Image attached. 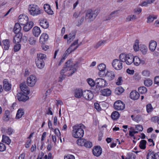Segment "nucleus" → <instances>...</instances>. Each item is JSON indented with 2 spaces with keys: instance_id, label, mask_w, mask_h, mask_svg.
Listing matches in <instances>:
<instances>
[{
  "instance_id": "obj_1",
  "label": "nucleus",
  "mask_w": 159,
  "mask_h": 159,
  "mask_svg": "<svg viewBox=\"0 0 159 159\" xmlns=\"http://www.w3.org/2000/svg\"><path fill=\"white\" fill-rule=\"evenodd\" d=\"M85 126L82 124L75 125L73 127L72 136L76 138H81L84 134L83 128Z\"/></svg>"
},
{
  "instance_id": "obj_2",
  "label": "nucleus",
  "mask_w": 159,
  "mask_h": 159,
  "mask_svg": "<svg viewBox=\"0 0 159 159\" xmlns=\"http://www.w3.org/2000/svg\"><path fill=\"white\" fill-rule=\"evenodd\" d=\"M28 10L29 14L33 16L39 15L42 13V10L38 6L35 4L29 5Z\"/></svg>"
},
{
  "instance_id": "obj_3",
  "label": "nucleus",
  "mask_w": 159,
  "mask_h": 159,
  "mask_svg": "<svg viewBox=\"0 0 159 159\" xmlns=\"http://www.w3.org/2000/svg\"><path fill=\"white\" fill-rule=\"evenodd\" d=\"M119 58L122 62H125L128 65H130L133 62V55L131 54L121 53L119 56Z\"/></svg>"
},
{
  "instance_id": "obj_4",
  "label": "nucleus",
  "mask_w": 159,
  "mask_h": 159,
  "mask_svg": "<svg viewBox=\"0 0 159 159\" xmlns=\"http://www.w3.org/2000/svg\"><path fill=\"white\" fill-rule=\"evenodd\" d=\"M78 64V62H77L76 63L73 64L72 60H69L66 62L63 69L61 70L60 73L64 74L67 71L71 70V69L73 67H77Z\"/></svg>"
},
{
  "instance_id": "obj_5",
  "label": "nucleus",
  "mask_w": 159,
  "mask_h": 159,
  "mask_svg": "<svg viewBox=\"0 0 159 159\" xmlns=\"http://www.w3.org/2000/svg\"><path fill=\"white\" fill-rule=\"evenodd\" d=\"M98 13V10L92 11L91 10H89L87 11L86 16L91 21L94 20Z\"/></svg>"
},
{
  "instance_id": "obj_6",
  "label": "nucleus",
  "mask_w": 159,
  "mask_h": 159,
  "mask_svg": "<svg viewBox=\"0 0 159 159\" xmlns=\"http://www.w3.org/2000/svg\"><path fill=\"white\" fill-rule=\"evenodd\" d=\"M146 157L147 159H159V152L155 153L154 151L149 150Z\"/></svg>"
},
{
  "instance_id": "obj_7",
  "label": "nucleus",
  "mask_w": 159,
  "mask_h": 159,
  "mask_svg": "<svg viewBox=\"0 0 159 159\" xmlns=\"http://www.w3.org/2000/svg\"><path fill=\"white\" fill-rule=\"evenodd\" d=\"M120 59L114 60L112 63L113 67L116 70H120L122 68V63Z\"/></svg>"
},
{
  "instance_id": "obj_8",
  "label": "nucleus",
  "mask_w": 159,
  "mask_h": 159,
  "mask_svg": "<svg viewBox=\"0 0 159 159\" xmlns=\"http://www.w3.org/2000/svg\"><path fill=\"white\" fill-rule=\"evenodd\" d=\"M115 109L117 110H123L125 108V104L120 100L115 102L114 104Z\"/></svg>"
},
{
  "instance_id": "obj_9",
  "label": "nucleus",
  "mask_w": 159,
  "mask_h": 159,
  "mask_svg": "<svg viewBox=\"0 0 159 159\" xmlns=\"http://www.w3.org/2000/svg\"><path fill=\"white\" fill-rule=\"evenodd\" d=\"M36 81L37 78L34 75H31L27 79V84L30 87L34 86Z\"/></svg>"
},
{
  "instance_id": "obj_10",
  "label": "nucleus",
  "mask_w": 159,
  "mask_h": 159,
  "mask_svg": "<svg viewBox=\"0 0 159 159\" xmlns=\"http://www.w3.org/2000/svg\"><path fill=\"white\" fill-rule=\"evenodd\" d=\"M83 97L87 100H91L93 98V95L92 91L86 90L83 92Z\"/></svg>"
},
{
  "instance_id": "obj_11",
  "label": "nucleus",
  "mask_w": 159,
  "mask_h": 159,
  "mask_svg": "<svg viewBox=\"0 0 159 159\" xmlns=\"http://www.w3.org/2000/svg\"><path fill=\"white\" fill-rule=\"evenodd\" d=\"M95 83L100 87H104L107 84L106 81L101 78H98L96 79L95 80Z\"/></svg>"
},
{
  "instance_id": "obj_12",
  "label": "nucleus",
  "mask_w": 159,
  "mask_h": 159,
  "mask_svg": "<svg viewBox=\"0 0 159 159\" xmlns=\"http://www.w3.org/2000/svg\"><path fill=\"white\" fill-rule=\"evenodd\" d=\"M18 18V22L20 25H24L28 22L29 19L27 16L20 15Z\"/></svg>"
},
{
  "instance_id": "obj_13",
  "label": "nucleus",
  "mask_w": 159,
  "mask_h": 159,
  "mask_svg": "<svg viewBox=\"0 0 159 159\" xmlns=\"http://www.w3.org/2000/svg\"><path fill=\"white\" fill-rule=\"evenodd\" d=\"M17 98L19 101L25 102L29 99V97L23 94L22 93H19L17 94Z\"/></svg>"
},
{
  "instance_id": "obj_14",
  "label": "nucleus",
  "mask_w": 159,
  "mask_h": 159,
  "mask_svg": "<svg viewBox=\"0 0 159 159\" xmlns=\"http://www.w3.org/2000/svg\"><path fill=\"white\" fill-rule=\"evenodd\" d=\"M92 152L94 156L98 157L102 154V149L100 147L97 146L93 149Z\"/></svg>"
},
{
  "instance_id": "obj_15",
  "label": "nucleus",
  "mask_w": 159,
  "mask_h": 159,
  "mask_svg": "<svg viewBox=\"0 0 159 159\" xmlns=\"http://www.w3.org/2000/svg\"><path fill=\"white\" fill-rule=\"evenodd\" d=\"M133 62L135 65L138 66L140 64L142 65L144 64L145 61L144 60H141L137 56L134 57L133 56Z\"/></svg>"
},
{
  "instance_id": "obj_16",
  "label": "nucleus",
  "mask_w": 159,
  "mask_h": 159,
  "mask_svg": "<svg viewBox=\"0 0 159 159\" xmlns=\"http://www.w3.org/2000/svg\"><path fill=\"white\" fill-rule=\"evenodd\" d=\"M106 77L109 81L114 79L115 76V72L112 71H108L105 75Z\"/></svg>"
},
{
  "instance_id": "obj_17",
  "label": "nucleus",
  "mask_w": 159,
  "mask_h": 159,
  "mask_svg": "<svg viewBox=\"0 0 159 159\" xmlns=\"http://www.w3.org/2000/svg\"><path fill=\"white\" fill-rule=\"evenodd\" d=\"M11 84L5 79L3 81V88L5 91H10L11 89Z\"/></svg>"
},
{
  "instance_id": "obj_18",
  "label": "nucleus",
  "mask_w": 159,
  "mask_h": 159,
  "mask_svg": "<svg viewBox=\"0 0 159 159\" xmlns=\"http://www.w3.org/2000/svg\"><path fill=\"white\" fill-rule=\"evenodd\" d=\"M48 35L45 33H43L41 35L40 39L39 42L41 44H44L47 41L48 39Z\"/></svg>"
},
{
  "instance_id": "obj_19",
  "label": "nucleus",
  "mask_w": 159,
  "mask_h": 159,
  "mask_svg": "<svg viewBox=\"0 0 159 159\" xmlns=\"http://www.w3.org/2000/svg\"><path fill=\"white\" fill-rule=\"evenodd\" d=\"M39 23L40 26L44 29H47L49 26V23L46 19L40 20Z\"/></svg>"
},
{
  "instance_id": "obj_20",
  "label": "nucleus",
  "mask_w": 159,
  "mask_h": 159,
  "mask_svg": "<svg viewBox=\"0 0 159 159\" xmlns=\"http://www.w3.org/2000/svg\"><path fill=\"white\" fill-rule=\"evenodd\" d=\"M20 88L22 91L27 94H29L30 91L27 90V87L25 83H22L20 85Z\"/></svg>"
},
{
  "instance_id": "obj_21",
  "label": "nucleus",
  "mask_w": 159,
  "mask_h": 159,
  "mask_svg": "<svg viewBox=\"0 0 159 159\" xmlns=\"http://www.w3.org/2000/svg\"><path fill=\"white\" fill-rule=\"evenodd\" d=\"M139 93L135 91H132L130 94V98L134 100H137L139 97Z\"/></svg>"
},
{
  "instance_id": "obj_22",
  "label": "nucleus",
  "mask_w": 159,
  "mask_h": 159,
  "mask_svg": "<svg viewBox=\"0 0 159 159\" xmlns=\"http://www.w3.org/2000/svg\"><path fill=\"white\" fill-rule=\"evenodd\" d=\"M33 34L36 37H38L41 33L40 28L37 26L34 27L32 30Z\"/></svg>"
},
{
  "instance_id": "obj_23",
  "label": "nucleus",
  "mask_w": 159,
  "mask_h": 159,
  "mask_svg": "<svg viewBox=\"0 0 159 159\" xmlns=\"http://www.w3.org/2000/svg\"><path fill=\"white\" fill-rule=\"evenodd\" d=\"M34 25V23L32 21H30L28 22L25 24L24 25L23 30L25 31H29L33 26Z\"/></svg>"
},
{
  "instance_id": "obj_24",
  "label": "nucleus",
  "mask_w": 159,
  "mask_h": 159,
  "mask_svg": "<svg viewBox=\"0 0 159 159\" xmlns=\"http://www.w3.org/2000/svg\"><path fill=\"white\" fill-rule=\"evenodd\" d=\"M157 43L154 40H151L150 41L149 47L150 50L152 51H154L157 47Z\"/></svg>"
},
{
  "instance_id": "obj_25",
  "label": "nucleus",
  "mask_w": 159,
  "mask_h": 159,
  "mask_svg": "<svg viewBox=\"0 0 159 159\" xmlns=\"http://www.w3.org/2000/svg\"><path fill=\"white\" fill-rule=\"evenodd\" d=\"M44 9L45 11L48 14L52 15L53 14V11L51 9L50 5L48 4H44Z\"/></svg>"
},
{
  "instance_id": "obj_26",
  "label": "nucleus",
  "mask_w": 159,
  "mask_h": 159,
  "mask_svg": "<svg viewBox=\"0 0 159 159\" xmlns=\"http://www.w3.org/2000/svg\"><path fill=\"white\" fill-rule=\"evenodd\" d=\"M35 63L37 67L40 69L43 68L45 66V63L43 61L35 60Z\"/></svg>"
},
{
  "instance_id": "obj_27",
  "label": "nucleus",
  "mask_w": 159,
  "mask_h": 159,
  "mask_svg": "<svg viewBox=\"0 0 159 159\" xmlns=\"http://www.w3.org/2000/svg\"><path fill=\"white\" fill-rule=\"evenodd\" d=\"M78 46L79 45L77 46L74 48H71L70 47L66 51L65 53L64 54L63 56L66 57V56L69 54L70 53L76 50L78 48Z\"/></svg>"
},
{
  "instance_id": "obj_28",
  "label": "nucleus",
  "mask_w": 159,
  "mask_h": 159,
  "mask_svg": "<svg viewBox=\"0 0 159 159\" xmlns=\"http://www.w3.org/2000/svg\"><path fill=\"white\" fill-rule=\"evenodd\" d=\"M102 94L104 96H109L111 93V91L108 89H104L101 91Z\"/></svg>"
},
{
  "instance_id": "obj_29",
  "label": "nucleus",
  "mask_w": 159,
  "mask_h": 159,
  "mask_svg": "<svg viewBox=\"0 0 159 159\" xmlns=\"http://www.w3.org/2000/svg\"><path fill=\"white\" fill-rule=\"evenodd\" d=\"M83 96V92L81 89H76L75 91V97L77 98H80Z\"/></svg>"
},
{
  "instance_id": "obj_30",
  "label": "nucleus",
  "mask_w": 159,
  "mask_h": 159,
  "mask_svg": "<svg viewBox=\"0 0 159 159\" xmlns=\"http://www.w3.org/2000/svg\"><path fill=\"white\" fill-rule=\"evenodd\" d=\"M4 46V49L5 50H8L10 47V41L8 39L3 40L2 41Z\"/></svg>"
},
{
  "instance_id": "obj_31",
  "label": "nucleus",
  "mask_w": 159,
  "mask_h": 159,
  "mask_svg": "<svg viewBox=\"0 0 159 159\" xmlns=\"http://www.w3.org/2000/svg\"><path fill=\"white\" fill-rule=\"evenodd\" d=\"M2 132L6 133L9 135L11 134L14 132V130L11 127L8 128L7 129L5 130L4 129L2 128Z\"/></svg>"
},
{
  "instance_id": "obj_32",
  "label": "nucleus",
  "mask_w": 159,
  "mask_h": 159,
  "mask_svg": "<svg viewBox=\"0 0 159 159\" xmlns=\"http://www.w3.org/2000/svg\"><path fill=\"white\" fill-rule=\"evenodd\" d=\"M76 35V32L75 31H73L71 32L69 34V39L68 40V41L71 42L75 38V35Z\"/></svg>"
},
{
  "instance_id": "obj_33",
  "label": "nucleus",
  "mask_w": 159,
  "mask_h": 159,
  "mask_svg": "<svg viewBox=\"0 0 159 159\" xmlns=\"http://www.w3.org/2000/svg\"><path fill=\"white\" fill-rule=\"evenodd\" d=\"M21 29L20 24L19 23H16L15 24L14 28V32L15 34H16L17 33L20 32Z\"/></svg>"
},
{
  "instance_id": "obj_34",
  "label": "nucleus",
  "mask_w": 159,
  "mask_h": 159,
  "mask_svg": "<svg viewBox=\"0 0 159 159\" xmlns=\"http://www.w3.org/2000/svg\"><path fill=\"white\" fill-rule=\"evenodd\" d=\"M120 114L117 111H113L111 115V118L113 120H116L119 117Z\"/></svg>"
},
{
  "instance_id": "obj_35",
  "label": "nucleus",
  "mask_w": 159,
  "mask_h": 159,
  "mask_svg": "<svg viewBox=\"0 0 159 159\" xmlns=\"http://www.w3.org/2000/svg\"><path fill=\"white\" fill-rule=\"evenodd\" d=\"M147 141L145 140H142L140 142L139 145V148L141 149H144L146 148Z\"/></svg>"
},
{
  "instance_id": "obj_36",
  "label": "nucleus",
  "mask_w": 159,
  "mask_h": 159,
  "mask_svg": "<svg viewBox=\"0 0 159 159\" xmlns=\"http://www.w3.org/2000/svg\"><path fill=\"white\" fill-rule=\"evenodd\" d=\"M2 141L5 143L7 144L8 145L10 144L11 141L9 137L6 136L4 135H2Z\"/></svg>"
},
{
  "instance_id": "obj_37",
  "label": "nucleus",
  "mask_w": 159,
  "mask_h": 159,
  "mask_svg": "<svg viewBox=\"0 0 159 159\" xmlns=\"http://www.w3.org/2000/svg\"><path fill=\"white\" fill-rule=\"evenodd\" d=\"M145 85L147 87L151 86L152 84V81L149 79H146L144 81Z\"/></svg>"
},
{
  "instance_id": "obj_38",
  "label": "nucleus",
  "mask_w": 159,
  "mask_h": 159,
  "mask_svg": "<svg viewBox=\"0 0 159 159\" xmlns=\"http://www.w3.org/2000/svg\"><path fill=\"white\" fill-rule=\"evenodd\" d=\"M86 140L80 138L77 140V143L79 145L81 146H83L84 145L85 143Z\"/></svg>"
},
{
  "instance_id": "obj_39",
  "label": "nucleus",
  "mask_w": 159,
  "mask_h": 159,
  "mask_svg": "<svg viewBox=\"0 0 159 159\" xmlns=\"http://www.w3.org/2000/svg\"><path fill=\"white\" fill-rule=\"evenodd\" d=\"M118 11H115L111 12L108 18L106 20H110L111 18L115 17L117 16V14L118 13Z\"/></svg>"
},
{
  "instance_id": "obj_40",
  "label": "nucleus",
  "mask_w": 159,
  "mask_h": 159,
  "mask_svg": "<svg viewBox=\"0 0 159 159\" xmlns=\"http://www.w3.org/2000/svg\"><path fill=\"white\" fill-rule=\"evenodd\" d=\"M124 91V89L121 86L116 88L115 90V93L117 95H120Z\"/></svg>"
},
{
  "instance_id": "obj_41",
  "label": "nucleus",
  "mask_w": 159,
  "mask_h": 159,
  "mask_svg": "<svg viewBox=\"0 0 159 159\" xmlns=\"http://www.w3.org/2000/svg\"><path fill=\"white\" fill-rule=\"evenodd\" d=\"M24 114L23 110L22 109H19L18 110L16 116V118L19 119Z\"/></svg>"
},
{
  "instance_id": "obj_42",
  "label": "nucleus",
  "mask_w": 159,
  "mask_h": 159,
  "mask_svg": "<svg viewBox=\"0 0 159 159\" xmlns=\"http://www.w3.org/2000/svg\"><path fill=\"white\" fill-rule=\"evenodd\" d=\"M10 118L9 111L7 110L5 111V113L3 117V119L5 121H8Z\"/></svg>"
},
{
  "instance_id": "obj_43",
  "label": "nucleus",
  "mask_w": 159,
  "mask_h": 159,
  "mask_svg": "<svg viewBox=\"0 0 159 159\" xmlns=\"http://www.w3.org/2000/svg\"><path fill=\"white\" fill-rule=\"evenodd\" d=\"M46 57V55L44 54L39 53L37 54V57L35 60H39L40 61H43Z\"/></svg>"
},
{
  "instance_id": "obj_44",
  "label": "nucleus",
  "mask_w": 159,
  "mask_h": 159,
  "mask_svg": "<svg viewBox=\"0 0 159 159\" xmlns=\"http://www.w3.org/2000/svg\"><path fill=\"white\" fill-rule=\"evenodd\" d=\"M29 43L31 45L35 44L36 41V39L33 37H30L28 40Z\"/></svg>"
},
{
  "instance_id": "obj_45",
  "label": "nucleus",
  "mask_w": 159,
  "mask_h": 159,
  "mask_svg": "<svg viewBox=\"0 0 159 159\" xmlns=\"http://www.w3.org/2000/svg\"><path fill=\"white\" fill-rule=\"evenodd\" d=\"M135 155L133 152H129L125 159H135Z\"/></svg>"
},
{
  "instance_id": "obj_46",
  "label": "nucleus",
  "mask_w": 159,
  "mask_h": 159,
  "mask_svg": "<svg viewBox=\"0 0 159 159\" xmlns=\"http://www.w3.org/2000/svg\"><path fill=\"white\" fill-rule=\"evenodd\" d=\"M139 92L141 94H144L147 92V88L144 86H142L139 87L138 89Z\"/></svg>"
},
{
  "instance_id": "obj_47",
  "label": "nucleus",
  "mask_w": 159,
  "mask_h": 159,
  "mask_svg": "<svg viewBox=\"0 0 159 159\" xmlns=\"http://www.w3.org/2000/svg\"><path fill=\"white\" fill-rule=\"evenodd\" d=\"M157 18V16L150 15L148 18L147 22L148 23H151L153 21L154 19H156Z\"/></svg>"
},
{
  "instance_id": "obj_48",
  "label": "nucleus",
  "mask_w": 159,
  "mask_h": 159,
  "mask_svg": "<svg viewBox=\"0 0 159 159\" xmlns=\"http://www.w3.org/2000/svg\"><path fill=\"white\" fill-rule=\"evenodd\" d=\"M134 49L136 51H138L139 49V41L136 39L134 43L133 46Z\"/></svg>"
},
{
  "instance_id": "obj_49",
  "label": "nucleus",
  "mask_w": 159,
  "mask_h": 159,
  "mask_svg": "<svg viewBox=\"0 0 159 159\" xmlns=\"http://www.w3.org/2000/svg\"><path fill=\"white\" fill-rule=\"evenodd\" d=\"M98 68L100 71L103 72L105 70L106 66L105 64L102 63L98 66Z\"/></svg>"
},
{
  "instance_id": "obj_50",
  "label": "nucleus",
  "mask_w": 159,
  "mask_h": 159,
  "mask_svg": "<svg viewBox=\"0 0 159 159\" xmlns=\"http://www.w3.org/2000/svg\"><path fill=\"white\" fill-rule=\"evenodd\" d=\"M136 16L134 15L128 16L126 18V21L129 22L136 19Z\"/></svg>"
},
{
  "instance_id": "obj_51",
  "label": "nucleus",
  "mask_w": 159,
  "mask_h": 159,
  "mask_svg": "<svg viewBox=\"0 0 159 159\" xmlns=\"http://www.w3.org/2000/svg\"><path fill=\"white\" fill-rule=\"evenodd\" d=\"M87 81L88 84L90 85L91 87H93L95 83V82H94V80L91 78H89L87 80Z\"/></svg>"
},
{
  "instance_id": "obj_52",
  "label": "nucleus",
  "mask_w": 159,
  "mask_h": 159,
  "mask_svg": "<svg viewBox=\"0 0 159 159\" xmlns=\"http://www.w3.org/2000/svg\"><path fill=\"white\" fill-rule=\"evenodd\" d=\"M100 87L97 85L95 87L92 89V92L95 93H98L100 91Z\"/></svg>"
},
{
  "instance_id": "obj_53",
  "label": "nucleus",
  "mask_w": 159,
  "mask_h": 159,
  "mask_svg": "<svg viewBox=\"0 0 159 159\" xmlns=\"http://www.w3.org/2000/svg\"><path fill=\"white\" fill-rule=\"evenodd\" d=\"M140 50L143 54H145L147 51V48L145 45H143L142 47H141Z\"/></svg>"
},
{
  "instance_id": "obj_54",
  "label": "nucleus",
  "mask_w": 159,
  "mask_h": 159,
  "mask_svg": "<svg viewBox=\"0 0 159 159\" xmlns=\"http://www.w3.org/2000/svg\"><path fill=\"white\" fill-rule=\"evenodd\" d=\"M146 110L148 113L152 111L153 110V108L151 104H148L146 105Z\"/></svg>"
},
{
  "instance_id": "obj_55",
  "label": "nucleus",
  "mask_w": 159,
  "mask_h": 159,
  "mask_svg": "<svg viewBox=\"0 0 159 159\" xmlns=\"http://www.w3.org/2000/svg\"><path fill=\"white\" fill-rule=\"evenodd\" d=\"M84 146L87 148H90L92 147V142L86 140Z\"/></svg>"
},
{
  "instance_id": "obj_56",
  "label": "nucleus",
  "mask_w": 159,
  "mask_h": 159,
  "mask_svg": "<svg viewBox=\"0 0 159 159\" xmlns=\"http://www.w3.org/2000/svg\"><path fill=\"white\" fill-rule=\"evenodd\" d=\"M106 43V41H100L98 42L97 44L95 45L94 47L95 48L97 49L98 48L99 46H101L102 45L105 43Z\"/></svg>"
},
{
  "instance_id": "obj_57",
  "label": "nucleus",
  "mask_w": 159,
  "mask_h": 159,
  "mask_svg": "<svg viewBox=\"0 0 159 159\" xmlns=\"http://www.w3.org/2000/svg\"><path fill=\"white\" fill-rule=\"evenodd\" d=\"M21 45L20 44H16L14 47V52H16L19 51L20 49Z\"/></svg>"
},
{
  "instance_id": "obj_58",
  "label": "nucleus",
  "mask_w": 159,
  "mask_h": 159,
  "mask_svg": "<svg viewBox=\"0 0 159 159\" xmlns=\"http://www.w3.org/2000/svg\"><path fill=\"white\" fill-rule=\"evenodd\" d=\"M143 75L146 77L149 76L150 73L149 71L147 70H144L142 72Z\"/></svg>"
},
{
  "instance_id": "obj_59",
  "label": "nucleus",
  "mask_w": 159,
  "mask_h": 159,
  "mask_svg": "<svg viewBox=\"0 0 159 159\" xmlns=\"http://www.w3.org/2000/svg\"><path fill=\"white\" fill-rule=\"evenodd\" d=\"M21 39L15 35L13 38V42L15 43H19L21 41Z\"/></svg>"
},
{
  "instance_id": "obj_60",
  "label": "nucleus",
  "mask_w": 159,
  "mask_h": 159,
  "mask_svg": "<svg viewBox=\"0 0 159 159\" xmlns=\"http://www.w3.org/2000/svg\"><path fill=\"white\" fill-rule=\"evenodd\" d=\"M6 149L5 145L3 143H0V151H4Z\"/></svg>"
},
{
  "instance_id": "obj_61",
  "label": "nucleus",
  "mask_w": 159,
  "mask_h": 159,
  "mask_svg": "<svg viewBox=\"0 0 159 159\" xmlns=\"http://www.w3.org/2000/svg\"><path fill=\"white\" fill-rule=\"evenodd\" d=\"M60 74L61 75L59 77V81L61 82L64 79H65L66 75L64 74L61 73H60Z\"/></svg>"
},
{
  "instance_id": "obj_62",
  "label": "nucleus",
  "mask_w": 159,
  "mask_h": 159,
  "mask_svg": "<svg viewBox=\"0 0 159 159\" xmlns=\"http://www.w3.org/2000/svg\"><path fill=\"white\" fill-rule=\"evenodd\" d=\"M123 82V80L122 79V77H119L118 80H117L116 84L117 85H120L121 84V83Z\"/></svg>"
},
{
  "instance_id": "obj_63",
  "label": "nucleus",
  "mask_w": 159,
  "mask_h": 159,
  "mask_svg": "<svg viewBox=\"0 0 159 159\" xmlns=\"http://www.w3.org/2000/svg\"><path fill=\"white\" fill-rule=\"evenodd\" d=\"M154 84L159 85V76H156L155 77L154 81Z\"/></svg>"
},
{
  "instance_id": "obj_64",
  "label": "nucleus",
  "mask_w": 159,
  "mask_h": 159,
  "mask_svg": "<svg viewBox=\"0 0 159 159\" xmlns=\"http://www.w3.org/2000/svg\"><path fill=\"white\" fill-rule=\"evenodd\" d=\"M74 156L72 155H68L64 157V159H75Z\"/></svg>"
}]
</instances>
